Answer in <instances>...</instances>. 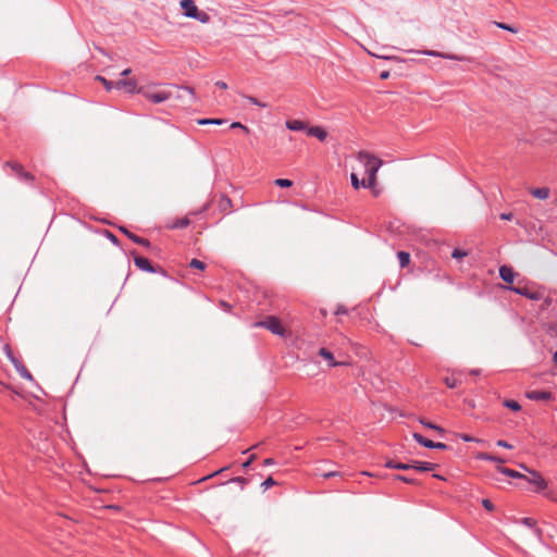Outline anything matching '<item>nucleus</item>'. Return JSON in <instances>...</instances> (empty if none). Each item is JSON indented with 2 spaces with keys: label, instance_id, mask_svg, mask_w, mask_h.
Masks as SVG:
<instances>
[{
  "label": "nucleus",
  "instance_id": "1",
  "mask_svg": "<svg viewBox=\"0 0 557 557\" xmlns=\"http://www.w3.org/2000/svg\"><path fill=\"white\" fill-rule=\"evenodd\" d=\"M357 158L364 164L366 174L368 175V180H366L368 188H371L373 194L376 196V174L383 164V161L367 151H359Z\"/></svg>",
  "mask_w": 557,
  "mask_h": 557
},
{
  "label": "nucleus",
  "instance_id": "2",
  "mask_svg": "<svg viewBox=\"0 0 557 557\" xmlns=\"http://www.w3.org/2000/svg\"><path fill=\"white\" fill-rule=\"evenodd\" d=\"M253 326L255 327H264L275 335H280V336L285 335L284 326L281 324V321L274 315H269L262 321L255 322Z\"/></svg>",
  "mask_w": 557,
  "mask_h": 557
},
{
  "label": "nucleus",
  "instance_id": "3",
  "mask_svg": "<svg viewBox=\"0 0 557 557\" xmlns=\"http://www.w3.org/2000/svg\"><path fill=\"white\" fill-rule=\"evenodd\" d=\"M137 92L141 94L146 99L152 101L153 103L164 102L171 97V92L169 91L151 92L149 90L144 89L143 87L138 88Z\"/></svg>",
  "mask_w": 557,
  "mask_h": 557
},
{
  "label": "nucleus",
  "instance_id": "4",
  "mask_svg": "<svg viewBox=\"0 0 557 557\" xmlns=\"http://www.w3.org/2000/svg\"><path fill=\"white\" fill-rule=\"evenodd\" d=\"M413 438L417 443H419L420 445L426 447V448H436V449H447L448 446L444 443H436V442H433L431 440H428L425 437H423L420 433H413Z\"/></svg>",
  "mask_w": 557,
  "mask_h": 557
},
{
  "label": "nucleus",
  "instance_id": "5",
  "mask_svg": "<svg viewBox=\"0 0 557 557\" xmlns=\"http://www.w3.org/2000/svg\"><path fill=\"white\" fill-rule=\"evenodd\" d=\"M521 468L528 470L531 474H532V478H529L525 479L528 482L532 483L535 485L536 487V492H540V491H543L546 488L547 486V483L546 481L536 472V471H530L527 467L524 466H521Z\"/></svg>",
  "mask_w": 557,
  "mask_h": 557
},
{
  "label": "nucleus",
  "instance_id": "6",
  "mask_svg": "<svg viewBox=\"0 0 557 557\" xmlns=\"http://www.w3.org/2000/svg\"><path fill=\"white\" fill-rule=\"evenodd\" d=\"M527 397L531 400L548 401L553 399V394L547 391H530L527 393Z\"/></svg>",
  "mask_w": 557,
  "mask_h": 557
},
{
  "label": "nucleus",
  "instance_id": "7",
  "mask_svg": "<svg viewBox=\"0 0 557 557\" xmlns=\"http://www.w3.org/2000/svg\"><path fill=\"white\" fill-rule=\"evenodd\" d=\"M518 274L513 271V269L509 265H502L499 268V276L502 277L503 281H505L506 283H513L516 276Z\"/></svg>",
  "mask_w": 557,
  "mask_h": 557
},
{
  "label": "nucleus",
  "instance_id": "8",
  "mask_svg": "<svg viewBox=\"0 0 557 557\" xmlns=\"http://www.w3.org/2000/svg\"><path fill=\"white\" fill-rule=\"evenodd\" d=\"M114 87L117 89L125 88L128 92H137L138 90L137 82L134 78L120 79L114 84Z\"/></svg>",
  "mask_w": 557,
  "mask_h": 557
},
{
  "label": "nucleus",
  "instance_id": "9",
  "mask_svg": "<svg viewBox=\"0 0 557 557\" xmlns=\"http://www.w3.org/2000/svg\"><path fill=\"white\" fill-rule=\"evenodd\" d=\"M134 263L137 268L146 272H156V269L152 267L150 261L147 258L141 256H134Z\"/></svg>",
  "mask_w": 557,
  "mask_h": 557
},
{
  "label": "nucleus",
  "instance_id": "10",
  "mask_svg": "<svg viewBox=\"0 0 557 557\" xmlns=\"http://www.w3.org/2000/svg\"><path fill=\"white\" fill-rule=\"evenodd\" d=\"M120 231L122 233H124L131 240H133L134 243H136L138 245H141L147 248H149L151 246V244L148 239L135 235L134 233L129 232L126 227L121 226Z\"/></svg>",
  "mask_w": 557,
  "mask_h": 557
},
{
  "label": "nucleus",
  "instance_id": "11",
  "mask_svg": "<svg viewBox=\"0 0 557 557\" xmlns=\"http://www.w3.org/2000/svg\"><path fill=\"white\" fill-rule=\"evenodd\" d=\"M510 290L515 292L516 294L525 296L530 299H540L541 295L536 292H530L528 287L525 286H510Z\"/></svg>",
  "mask_w": 557,
  "mask_h": 557
},
{
  "label": "nucleus",
  "instance_id": "12",
  "mask_svg": "<svg viewBox=\"0 0 557 557\" xmlns=\"http://www.w3.org/2000/svg\"><path fill=\"white\" fill-rule=\"evenodd\" d=\"M419 53H422L425 55H431V57H440V58L449 59V60H458V61L465 60V57H459V55L449 54V53H443V52H438L435 50H423V51H419Z\"/></svg>",
  "mask_w": 557,
  "mask_h": 557
},
{
  "label": "nucleus",
  "instance_id": "13",
  "mask_svg": "<svg viewBox=\"0 0 557 557\" xmlns=\"http://www.w3.org/2000/svg\"><path fill=\"white\" fill-rule=\"evenodd\" d=\"M436 467H437V465H435V463L412 460V469L411 470H414L418 472H426V471L434 470Z\"/></svg>",
  "mask_w": 557,
  "mask_h": 557
},
{
  "label": "nucleus",
  "instance_id": "14",
  "mask_svg": "<svg viewBox=\"0 0 557 557\" xmlns=\"http://www.w3.org/2000/svg\"><path fill=\"white\" fill-rule=\"evenodd\" d=\"M180 4L187 17H191L194 14H196L198 8L194 0H181Z\"/></svg>",
  "mask_w": 557,
  "mask_h": 557
},
{
  "label": "nucleus",
  "instance_id": "15",
  "mask_svg": "<svg viewBox=\"0 0 557 557\" xmlns=\"http://www.w3.org/2000/svg\"><path fill=\"white\" fill-rule=\"evenodd\" d=\"M307 133L310 136L317 137L321 141L325 140L327 137V133L320 126L309 127Z\"/></svg>",
  "mask_w": 557,
  "mask_h": 557
},
{
  "label": "nucleus",
  "instance_id": "16",
  "mask_svg": "<svg viewBox=\"0 0 557 557\" xmlns=\"http://www.w3.org/2000/svg\"><path fill=\"white\" fill-rule=\"evenodd\" d=\"M386 468L396 469V470H411L412 469V461L410 462H396L393 460H388L385 463Z\"/></svg>",
  "mask_w": 557,
  "mask_h": 557
},
{
  "label": "nucleus",
  "instance_id": "17",
  "mask_svg": "<svg viewBox=\"0 0 557 557\" xmlns=\"http://www.w3.org/2000/svg\"><path fill=\"white\" fill-rule=\"evenodd\" d=\"M497 469L500 473L506 474L511 478H518V479H524V480L528 479L527 475H524L518 471L511 470L509 468L498 467Z\"/></svg>",
  "mask_w": 557,
  "mask_h": 557
},
{
  "label": "nucleus",
  "instance_id": "18",
  "mask_svg": "<svg viewBox=\"0 0 557 557\" xmlns=\"http://www.w3.org/2000/svg\"><path fill=\"white\" fill-rule=\"evenodd\" d=\"M286 127L290 131H302L306 128V124L299 120H292L286 122Z\"/></svg>",
  "mask_w": 557,
  "mask_h": 557
},
{
  "label": "nucleus",
  "instance_id": "19",
  "mask_svg": "<svg viewBox=\"0 0 557 557\" xmlns=\"http://www.w3.org/2000/svg\"><path fill=\"white\" fill-rule=\"evenodd\" d=\"M350 181L355 189H359L360 187L368 188L366 180H359L356 173H351Z\"/></svg>",
  "mask_w": 557,
  "mask_h": 557
},
{
  "label": "nucleus",
  "instance_id": "20",
  "mask_svg": "<svg viewBox=\"0 0 557 557\" xmlns=\"http://www.w3.org/2000/svg\"><path fill=\"white\" fill-rule=\"evenodd\" d=\"M531 194L539 199H546L549 196V189L546 187L543 188H534L531 190Z\"/></svg>",
  "mask_w": 557,
  "mask_h": 557
},
{
  "label": "nucleus",
  "instance_id": "21",
  "mask_svg": "<svg viewBox=\"0 0 557 557\" xmlns=\"http://www.w3.org/2000/svg\"><path fill=\"white\" fill-rule=\"evenodd\" d=\"M319 355L321 357H323L324 359L329 360L331 367H336L338 364L336 361H334L333 354L330 350H327L326 348H321L319 350Z\"/></svg>",
  "mask_w": 557,
  "mask_h": 557
},
{
  "label": "nucleus",
  "instance_id": "22",
  "mask_svg": "<svg viewBox=\"0 0 557 557\" xmlns=\"http://www.w3.org/2000/svg\"><path fill=\"white\" fill-rule=\"evenodd\" d=\"M191 18H195V20H197V21H199L200 23H203V24L210 22V15L207 12L200 11L198 9L196 11V14H194L191 16Z\"/></svg>",
  "mask_w": 557,
  "mask_h": 557
},
{
  "label": "nucleus",
  "instance_id": "23",
  "mask_svg": "<svg viewBox=\"0 0 557 557\" xmlns=\"http://www.w3.org/2000/svg\"><path fill=\"white\" fill-rule=\"evenodd\" d=\"M397 257L401 268H406L410 263V255L408 252L399 251Z\"/></svg>",
  "mask_w": 557,
  "mask_h": 557
},
{
  "label": "nucleus",
  "instance_id": "24",
  "mask_svg": "<svg viewBox=\"0 0 557 557\" xmlns=\"http://www.w3.org/2000/svg\"><path fill=\"white\" fill-rule=\"evenodd\" d=\"M476 458L481 459V460L495 461V462H498V463L505 462L504 459H502L499 457H496V456H493V455H490L487 453H480Z\"/></svg>",
  "mask_w": 557,
  "mask_h": 557
},
{
  "label": "nucleus",
  "instance_id": "25",
  "mask_svg": "<svg viewBox=\"0 0 557 557\" xmlns=\"http://www.w3.org/2000/svg\"><path fill=\"white\" fill-rule=\"evenodd\" d=\"M219 208L223 212L230 210L232 208V200L226 196L221 197Z\"/></svg>",
  "mask_w": 557,
  "mask_h": 557
},
{
  "label": "nucleus",
  "instance_id": "26",
  "mask_svg": "<svg viewBox=\"0 0 557 557\" xmlns=\"http://www.w3.org/2000/svg\"><path fill=\"white\" fill-rule=\"evenodd\" d=\"M394 480H398V481H401V482H405L407 484H419V481L416 480L412 476H409V475H401V474H396L393 476Z\"/></svg>",
  "mask_w": 557,
  "mask_h": 557
},
{
  "label": "nucleus",
  "instance_id": "27",
  "mask_svg": "<svg viewBox=\"0 0 557 557\" xmlns=\"http://www.w3.org/2000/svg\"><path fill=\"white\" fill-rule=\"evenodd\" d=\"M189 224H190V220L188 218H182V219L176 220L172 224L171 227L172 228H184V227H187Z\"/></svg>",
  "mask_w": 557,
  "mask_h": 557
},
{
  "label": "nucleus",
  "instance_id": "28",
  "mask_svg": "<svg viewBox=\"0 0 557 557\" xmlns=\"http://www.w3.org/2000/svg\"><path fill=\"white\" fill-rule=\"evenodd\" d=\"M503 405L508 408V409H511L513 411H519L521 409V406L519 405L518 401L516 400H512V399H506L504 400Z\"/></svg>",
  "mask_w": 557,
  "mask_h": 557
},
{
  "label": "nucleus",
  "instance_id": "29",
  "mask_svg": "<svg viewBox=\"0 0 557 557\" xmlns=\"http://www.w3.org/2000/svg\"><path fill=\"white\" fill-rule=\"evenodd\" d=\"M198 123L200 125H208V124L222 125L223 123H225V120H222V119H202V120H199Z\"/></svg>",
  "mask_w": 557,
  "mask_h": 557
},
{
  "label": "nucleus",
  "instance_id": "30",
  "mask_svg": "<svg viewBox=\"0 0 557 557\" xmlns=\"http://www.w3.org/2000/svg\"><path fill=\"white\" fill-rule=\"evenodd\" d=\"M5 165L10 166L16 173L17 176L24 171V168L22 166V164H20L17 162L8 161V162H5Z\"/></svg>",
  "mask_w": 557,
  "mask_h": 557
},
{
  "label": "nucleus",
  "instance_id": "31",
  "mask_svg": "<svg viewBox=\"0 0 557 557\" xmlns=\"http://www.w3.org/2000/svg\"><path fill=\"white\" fill-rule=\"evenodd\" d=\"M274 184L278 187H282V188H287V187H290L293 186V182L290 180H287V178H276L274 181Z\"/></svg>",
  "mask_w": 557,
  "mask_h": 557
},
{
  "label": "nucleus",
  "instance_id": "32",
  "mask_svg": "<svg viewBox=\"0 0 557 557\" xmlns=\"http://www.w3.org/2000/svg\"><path fill=\"white\" fill-rule=\"evenodd\" d=\"M189 267L190 268H194V269H197V270H200V271H203L206 269V263L198 260V259H191V261L189 262Z\"/></svg>",
  "mask_w": 557,
  "mask_h": 557
},
{
  "label": "nucleus",
  "instance_id": "33",
  "mask_svg": "<svg viewBox=\"0 0 557 557\" xmlns=\"http://www.w3.org/2000/svg\"><path fill=\"white\" fill-rule=\"evenodd\" d=\"M16 369L22 377L27 379V380H33L30 372L26 369L25 366H23V364L17 366Z\"/></svg>",
  "mask_w": 557,
  "mask_h": 557
},
{
  "label": "nucleus",
  "instance_id": "34",
  "mask_svg": "<svg viewBox=\"0 0 557 557\" xmlns=\"http://www.w3.org/2000/svg\"><path fill=\"white\" fill-rule=\"evenodd\" d=\"M96 79L99 81L100 83H102V85L104 86V88L107 90H111L114 87V84H115V83H113L111 81H108L107 78H104V77H102L100 75L96 76Z\"/></svg>",
  "mask_w": 557,
  "mask_h": 557
},
{
  "label": "nucleus",
  "instance_id": "35",
  "mask_svg": "<svg viewBox=\"0 0 557 557\" xmlns=\"http://www.w3.org/2000/svg\"><path fill=\"white\" fill-rule=\"evenodd\" d=\"M420 422H421L424 426H426V428H429V429L435 430V431H437V432H440V433H444V429H443V428H441V426H438V425H436V424H434V423H432V422H430V421H426V420H424V419H421V420H420Z\"/></svg>",
  "mask_w": 557,
  "mask_h": 557
},
{
  "label": "nucleus",
  "instance_id": "36",
  "mask_svg": "<svg viewBox=\"0 0 557 557\" xmlns=\"http://www.w3.org/2000/svg\"><path fill=\"white\" fill-rule=\"evenodd\" d=\"M444 382L445 384L449 387V388H455L457 387L461 382L460 380L456 379V377H445L444 379Z\"/></svg>",
  "mask_w": 557,
  "mask_h": 557
},
{
  "label": "nucleus",
  "instance_id": "37",
  "mask_svg": "<svg viewBox=\"0 0 557 557\" xmlns=\"http://www.w3.org/2000/svg\"><path fill=\"white\" fill-rule=\"evenodd\" d=\"M495 25L502 29H505V30H509L511 33H517L518 29L517 28H513L512 26L508 25V24H505V23H499V22H495Z\"/></svg>",
  "mask_w": 557,
  "mask_h": 557
},
{
  "label": "nucleus",
  "instance_id": "38",
  "mask_svg": "<svg viewBox=\"0 0 557 557\" xmlns=\"http://www.w3.org/2000/svg\"><path fill=\"white\" fill-rule=\"evenodd\" d=\"M467 255H468V252H467V251H465V250H461V249H455V250L453 251V253H451V257H453L454 259H461V258L466 257Z\"/></svg>",
  "mask_w": 557,
  "mask_h": 557
},
{
  "label": "nucleus",
  "instance_id": "39",
  "mask_svg": "<svg viewBox=\"0 0 557 557\" xmlns=\"http://www.w3.org/2000/svg\"><path fill=\"white\" fill-rule=\"evenodd\" d=\"M276 482L273 480L272 476H269L267 480H264L261 484V486L264 488V490H268L269 487L275 485Z\"/></svg>",
  "mask_w": 557,
  "mask_h": 557
},
{
  "label": "nucleus",
  "instance_id": "40",
  "mask_svg": "<svg viewBox=\"0 0 557 557\" xmlns=\"http://www.w3.org/2000/svg\"><path fill=\"white\" fill-rule=\"evenodd\" d=\"M521 523H523L524 525H527L529 528H535L536 520H534L533 518H523V519H521Z\"/></svg>",
  "mask_w": 557,
  "mask_h": 557
},
{
  "label": "nucleus",
  "instance_id": "41",
  "mask_svg": "<svg viewBox=\"0 0 557 557\" xmlns=\"http://www.w3.org/2000/svg\"><path fill=\"white\" fill-rule=\"evenodd\" d=\"M245 98H247L251 103L256 104V106H259V107H262V108H265L267 104L259 101L257 98L252 97V96H245Z\"/></svg>",
  "mask_w": 557,
  "mask_h": 557
},
{
  "label": "nucleus",
  "instance_id": "42",
  "mask_svg": "<svg viewBox=\"0 0 557 557\" xmlns=\"http://www.w3.org/2000/svg\"><path fill=\"white\" fill-rule=\"evenodd\" d=\"M18 177L21 180L28 181V182L34 180L33 174H30L29 172H26L25 170L18 175Z\"/></svg>",
  "mask_w": 557,
  "mask_h": 557
},
{
  "label": "nucleus",
  "instance_id": "43",
  "mask_svg": "<svg viewBox=\"0 0 557 557\" xmlns=\"http://www.w3.org/2000/svg\"><path fill=\"white\" fill-rule=\"evenodd\" d=\"M231 128H242L245 133H249V128L243 125L240 122H234L230 126Z\"/></svg>",
  "mask_w": 557,
  "mask_h": 557
},
{
  "label": "nucleus",
  "instance_id": "44",
  "mask_svg": "<svg viewBox=\"0 0 557 557\" xmlns=\"http://www.w3.org/2000/svg\"><path fill=\"white\" fill-rule=\"evenodd\" d=\"M230 482L239 483L242 485V487H244L248 481H247V479H245L243 476H236V478L231 479Z\"/></svg>",
  "mask_w": 557,
  "mask_h": 557
},
{
  "label": "nucleus",
  "instance_id": "45",
  "mask_svg": "<svg viewBox=\"0 0 557 557\" xmlns=\"http://www.w3.org/2000/svg\"><path fill=\"white\" fill-rule=\"evenodd\" d=\"M482 506L488 510V511H493L494 510V505L493 503L490 500V499H483L482 500Z\"/></svg>",
  "mask_w": 557,
  "mask_h": 557
},
{
  "label": "nucleus",
  "instance_id": "46",
  "mask_svg": "<svg viewBox=\"0 0 557 557\" xmlns=\"http://www.w3.org/2000/svg\"><path fill=\"white\" fill-rule=\"evenodd\" d=\"M460 437H461L465 442H478V443H480V442H481V440L475 438V437H472V436H470V435H468V434H461V435H460Z\"/></svg>",
  "mask_w": 557,
  "mask_h": 557
},
{
  "label": "nucleus",
  "instance_id": "47",
  "mask_svg": "<svg viewBox=\"0 0 557 557\" xmlns=\"http://www.w3.org/2000/svg\"><path fill=\"white\" fill-rule=\"evenodd\" d=\"M226 469H227V467H224V468H222V469H220V470H218V471H215V472H213V473H211V474H209V475H207V476L202 478L201 480H199V482L205 481V480H208V479H210V478H213L214 475H216V474H219V473L223 472V471H224V470H226Z\"/></svg>",
  "mask_w": 557,
  "mask_h": 557
},
{
  "label": "nucleus",
  "instance_id": "48",
  "mask_svg": "<svg viewBox=\"0 0 557 557\" xmlns=\"http://www.w3.org/2000/svg\"><path fill=\"white\" fill-rule=\"evenodd\" d=\"M496 444H497V446H499V447H504V448H507V449L512 448V446H511L508 442H506V441H504V440H499V441H497V443H496Z\"/></svg>",
  "mask_w": 557,
  "mask_h": 557
},
{
  "label": "nucleus",
  "instance_id": "49",
  "mask_svg": "<svg viewBox=\"0 0 557 557\" xmlns=\"http://www.w3.org/2000/svg\"><path fill=\"white\" fill-rule=\"evenodd\" d=\"M256 457H257L256 455H251L248 458V460L243 463V468L244 469L248 468L250 466V463L256 459Z\"/></svg>",
  "mask_w": 557,
  "mask_h": 557
},
{
  "label": "nucleus",
  "instance_id": "50",
  "mask_svg": "<svg viewBox=\"0 0 557 557\" xmlns=\"http://www.w3.org/2000/svg\"><path fill=\"white\" fill-rule=\"evenodd\" d=\"M346 313H347V309L344 306H338L335 311V314H346Z\"/></svg>",
  "mask_w": 557,
  "mask_h": 557
},
{
  "label": "nucleus",
  "instance_id": "51",
  "mask_svg": "<svg viewBox=\"0 0 557 557\" xmlns=\"http://www.w3.org/2000/svg\"><path fill=\"white\" fill-rule=\"evenodd\" d=\"M107 234H108V238H109L113 244H117V243H119V239H117V237H116L114 234H112V233H110V232H107Z\"/></svg>",
  "mask_w": 557,
  "mask_h": 557
},
{
  "label": "nucleus",
  "instance_id": "52",
  "mask_svg": "<svg viewBox=\"0 0 557 557\" xmlns=\"http://www.w3.org/2000/svg\"><path fill=\"white\" fill-rule=\"evenodd\" d=\"M215 86H218L221 89H226L227 88V84L225 82H223V81H218L215 83Z\"/></svg>",
  "mask_w": 557,
  "mask_h": 557
},
{
  "label": "nucleus",
  "instance_id": "53",
  "mask_svg": "<svg viewBox=\"0 0 557 557\" xmlns=\"http://www.w3.org/2000/svg\"><path fill=\"white\" fill-rule=\"evenodd\" d=\"M336 475H338V472H326V473H323V474H322V476H323L324 479H330V478H332V476H336Z\"/></svg>",
  "mask_w": 557,
  "mask_h": 557
},
{
  "label": "nucleus",
  "instance_id": "54",
  "mask_svg": "<svg viewBox=\"0 0 557 557\" xmlns=\"http://www.w3.org/2000/svg\"><path fill=\"white\" fill-rule=\"evenodd\" d=\"M184 90H186L188 94H190L191 98L195 99V92H194V89L191 87H183Z\"/></svg>",
  "mask_w": 557,
  "mask_h": 557
},
{
  "label": "nucleus",
  "instance_id": "55",
  "mask_svg": "<svg viewBox=\"0 0 557 557\" xmlns=\"http://www.w3.org/2000/svg\"><path fill=\"white\" fill-rule=\"evenodd\" d=\"M500 219L502 220H511L512 219V213H502L500 214Z\"/></svg>",
  "mask_w": 557,
  "mask_h": 557
},
{
  "label": "nucleus",
  "instance_id": "56",
  "mask_svg": "<svg viewBox=\"0 0 557 557\" xmlns=\"http://www.w3.org/2000/svg\"><path fill=\"white\" fill-rule=\"evenodd\" d=\"M274 463H275V461H274V459H273V458H267V459H264V461H263V465H264V466H272V465H274Z\"/></svg>",
  "mask_w": 557,
  "mask_h": 557
},
{
  "label": "nucleus",
  "instance_id": "57",
  "mask_svg": "<svg viewBox=\"0 0 557 557\" xmlns=\"http://www.w3.org/2000/svg\"><path fill=\"white\" fill-rule=\"evenodd\" d=\"M380 77L382 79H387L389 77V72L388 71H383L381 74H380Z\"/></svg>",
  "mask_w": 557,
  "mask_h": 557
},
{
  "label": "nucleus",
  "instance_id": "58",
  "mask_svg": "<svg viewBox=\"0 0 557 557\" xmlns=\"http://www.w3.org/2000/svg\"><path fill=\"white\" fill-rule=\"evenodd\" d=\"M131 73H132V70H131V69H125V70L121 73V75H123V76H127V75H129Z\"/></svg>",
  "mask_w": 557,
  "mask_h": 557
},
{
  "label": "nucleus",
  "instance_id": "59",
  "mask_svg": "<svg viewBox=\"0 0 557 557\" xmlns=\"http://www.w3.org/2000/svg\"><path fill=\"white\" fill-rule=\"evenodd\" d=\"M221 305H222L224 308H230V306H228L226 302H224V301H222V302H221Z\"/></svg>",
  "mask_w": 557,
  "mask_h": 557
},
{
  "label": "nucleus",
  "instance_id": "60",
  "mask_svg": "<svg viewBox=\"0 0 557 557\" xmlns=\"http://www.w3.org/2000/svg\"><path fill=\"white\" fill-rule=\"evenodd\" d=\"M554 361L557 363V351L554 354Z\"/></svg>",
  "mask_w": 557,
  "mask_h": 557
},
{
  "label": "nucleus",
  "instance_id": "61",
  "mask_svg": "<svg viewBox=\"0 0 557 557\" xmlns=\"http://www.w3.org/2000/svg\"><path fill=\"white\" fill-rule=\"evenodd\" d=\"M385 59L391 60V59H396V58L395 57H386Z\"/></svg>",
  "mask_w": 557,
  "mask_h": 557
},
{
  "label": "nucleus",
  "instance_id": "62",
  "mask_svg": "<svg viewBox=\"0 0 557 557\" xmlns=\"http://www.w3.org/2000/svg\"><path fill=\"white\" fill-rule=\"evenodd\" d=\"M434 476H435V478H437V479H443V478H442L441 475H438V474H434Z\"/></svg>",
  "mask_w": 557,
  "mask_h": 557
}]
</instances>
